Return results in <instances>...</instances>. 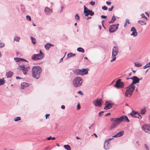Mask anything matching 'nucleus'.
Masks as SVG:
<instances>
[{"label": "nucleus", "instance_id": "f257e3e1", "mask_svg": "<svg viewBox=\"0 0 150 150\" xmlns=\"http://www.w3.org/2000/svg\"><path fill=\"white\" fill-rule=\"evenodd\" d=\"M110 120L113 122L110 127V130L115 128L122 121L127 122H129V121L128 117L125 115L122 116L119 118H111Z\"/></svg>", "mask_w": 150, "mask_h": 150}, {"label": "nucleus", "instance_id": "f03ea898", "mask_svg": "<svg viewBox=\"0 0 150 150\" xmlns=\"http://www.w3.org/2000/svg\"><path fill=\"white\" fill-rule=\"evenodd\" d=\"M32 76L36 79H38L42 71V68L38 66H34L32 70Z\"/></svg>", "mask_w": 150, "mask_h": 150}, {"label": "nucleus", "instance_id": "7ed1b4c3", "mask_svg": "<svg viewBox=\"0 0 150 150\" xmlns=\"http://www.w3.org/2000/svg\"><path fill=\"white\" fill-rule=\"evenodd\" d=\"M82 79L80 77L75 78L73 81V84L74 86L77 87L81 85L82 83Z\"/></svg>", "mask_w": 150, "mask_h": 150}, {"label": "nucleus", "instance_id": "20e7f679", "mask_svg": "<svg viewBox=\"0 0 150 150\" xmlns=\"http://www.w3.org/2000/svg\"><path fill=\"white\" fill-rule=\"evenodd\" d=\"M134 87H132L129 85L127 87V89L126 90L125 93V96L128 97H130L135 89Z\"/></svg>", "mask_w": 150, "mask_h": 150}, {"label": "nucleus", "instance_id": "39448f33", "mask_svg": "<svg viewBox=\"0 0 150 150\" xmlns=\"http://www.w3.org/2000/svg\"><path fill=\"white\" fill-rule=\"evenodd\" d=\"M44 55V54L42 52L41 50H40L39 53L37 54H33L31 57V59L34 60L40 59L43 57Z\"/></svg>", "mask_w": 150, "mask_h": 150}, {"label": "nucleus", "instance_id": "423d86ee", "mask_svg": "<svg viewBox=\"0 0 150 150\" xmlns=\"http://www.w3.org/2000/svg\"><path fill=\"white\" fill-rule=\"evenodd\" d=\"M118 49L117 47L116 46H115L113 47L112 50V59L111 60V62H112L116 60V56L117 55L118 52Z\"/></svg>", "mask_w": 150, "mask_h": 150}, {"label": "nucleus", "instance_id": "0eeeda50", "mask_svg": "<svg viewBox=\"0 0 150 150\" xmlns=\"http://www.w3.org/2000/svg\"><path fill=\"white\" fill-rule=\"evenodd\" d=\"M88 73V70L87 69H77L75 71V73L77 75H83L87 74Z\"/></svg>", "mask_w": 150, "mask_h": 150}, {"label": "nucleus", "instance_id": "6e6552de", "mask_svg": "<svg viewBox=\"0 0 150 150\" xmlns=\"http://www.w3.org/2000/svg\"><path fill=\"white\" fill-rule=\"evenodd\" d=\"M126 79L127 80L129 79H131L133 81L130 85L131 86L134 87L135 88V86H134V84L139 83L140 81L139 79L138 78L137 76H134L130 78H126Z\"/></svg>", "mask_w": 150, "mask_h": 150}, {"label": "nucleus", "instance_id": "1a4fd4ad", "mask_svg": "<svg viewBox=\"0 0 150 150\" xmlns=\"http://www.w3.org/2000/svg\"><path fill=\"white\" fill-rule=\"evenodd\" d=\"M124 83L123 82L121 81V79L118 80L115 83L114 86L116 88H123L124 87Z\"/></svg>", "mask_w": 150, "mask_h": 150}, {"label": "nucleus", "instance_id": "9d476101", "mask_svg": "<svg viewBox=\"0 0 150 150\" xmlns=\"http://www.w3.org/2000/svg\"><path fill=\"white\" fill-rule=\"evenodd\" d=\"M84 12L85 13V16H88L89 15L91 16L93 15L94 13L92 10H89L88 8L86 7L85 6H84Z\"/></svg>", "mask_w": 150, "mask_h": 150}, {"label": "nucleus", "instance_id": "9b49d317", "mask_svg": "<svg viewBox=\"0 0 150 150\" xmlns=\"http://www.w3.org/2000/svg\"><path fill=\"white\" fill-rule=\"evenodd\" d=\"M119 24L118 23L111 25L109 27V31L110 33L115 32L116 30L118 29Z\"/></svg>", "mask_w": 150, "mask_h": 150}, {"label": "nucleus", "instance_id": "f8f14e48", "mask_svg": "<svg viewBox=\"0 0 150 150\" xmlns=\"http://www.w3.org/2000/svg\"><path fill=\"white\" fill-rule=\"evenodd\" d=\"M30 67H25L24 64L21 65L19 66L18 68V69H20L22 70L23 73L24 74H26L27 72L29 71Z\"/></svg>", "mask_w": 150, "mask_h": 150}, {"label": "nucleus", "instance_id": "ddd939ff", "mask_svg": "<svg viewBox=\"0 0 150 150\" xmlns=\"http://www.w3.org/2000/svg\"><path fill=\"white\" fill-rule=\"evenodd\" d=\"M102 100L101 99H97L95 100L93 103L96 106L100 107L102 105Z\"/></svg>", "mask_w": 150, "mask_h": 150}, {"label": "nucleus", "instance_id": "4468645a", "mask_svg": "<svg viewBox=\"0 0 150 150\" xmlns=\"http://www.w3.org/2000/svg\"><path fill=\"white\" fill-rule=\"evenodd\" d=\"M142 129L145 132L150 133V125H146L142 127Z\"/></svg>", "mask_w": 150, "mask_h": 150}, {"label": "nucleus", "instance_id": "2eb2a0df", "mask_svg": "<svg viewBox=\"0 0 150 150\" xmlns=\"http://www.w3.org/2000/svg\"><path fill=\"white\" fill-rule=\"evenodd\" d=\"M113 104L111 103L109 101H107L105 103V105H106L104 107V109L108 110L111 108L112 107Z\"/></svg>", "mask_w": 150, "mask_h": 150}, {"label": "nucleus", "instance_id": "dca6fc26", "mask_svg": "<svg viewBox=\"0 0 150 150\" xmlns=\"http://www.w3.org/2000/svg\"><path fill=\"white\" fill-rule=\"evenodd\" d=\"M130 114L132 116L138 118L139 119H141L142 118V116L140 115L139 113L135 112H131Z\"/></svg>", "mask_w": 150, "mask_h": 150}, {"label": "nucleus", "instance_id": "f3484780", "mask_svg": "<svg viewBox=\"0 0 150 150\" xmlns=\"http://www.w3.org/2000/svg\"><path fill=\"white\" fill-rule=\"evenodd\" d=\"M112 139H108L105 141L104 146V147L105 149L106 150H108L109 149V141Z\"/></svg>", "mask_w": 150, "mask_h": 150}, {"label": "nucleus", "instance_id": "a211bd4d", "mask_svg": "<svg viewBox=\"0 0 150 150\" xmlns=\"http://www.w3.org/2000/svg\"><path fill=\"white\" fill-rule=\"evenodd\" d=\"M131 31L132 32V33L131 34V35L133 36L134 37H135L137 35L138 33L136 31V29L134 27H132L131 28Z\"/></svg>", "mask_w": 150, "mask_h": 150}, {"label": "nucleus", "instance_id": "6ab92c4d", "mask_svg": "<svg viewBox=\"0 0 150 150\" xmlns=\"http://www.w3.org/2000/svg\"><path fill=\"white\" fill-rule=\"evenodd\" d=\"M54 45L50 43H46L45 45V48L46 50H48L50 47L52 46H53Z\"/></svg>", "mask_w": 150, "mask_h": 150}, {"label": "nucleus", "instance_id": "aec40b11", "mask_svg": "<svg viewBox=\"0 0 150 150\" xmlns=\"http://www.w3.org/2000/svg\"><path fill=\"white\" fill-rule=\"evenodd\" d=\"M29 86V84L26 82H23L21 83V89H23Z\"/></svg>", "mask_w": 150, "mask_h": 150}, {"label": "nucleus", "instance_id": "412c9836", "mask_svg": "<svg viewBox=\"0 0 150 150\" xmlns=\"http://www.w3.org/2000/svg\"><path fill=\"white\" fill-rule=\"evenodd\" d=\"M124 134V132L123 131H122L121 132L117 133L116 134L113 136V137H120L122 136Z\"/></svg>", "mask_w": 150, "mask_h": 150}, {"label": "nucleus", "instance_id": "4be33fe9", "mask_svg": "<svg viewBox=\"0 0 150 150\" xmlns=\"http://www.w3.org/2000/svg\"><path fill=\"white\" fill-rule=\"evenodd\" d=\"M45 13L47 14H48L52 12V11L51 9H49L48 7H46L45 8Z\"/></svg>", "mask_w": 150, "mask_h": 150}, {"label": "nucleus", "instance_id": "5701e85b", "mask_svg": "<svg viewBox=\"0 0 150 150\" xmlns=\"http://www.w3.org/2000/svg\"><path fill=\"white\" fill-rule=\"evenodd\" d=\"M13 73L11 71H9L6 74V76L7 78H11L13 75Z\"/></svg>", "mask_w": 150, "mask_h": 150}, {"label": "nucleus", "instance_id": "b1692460", "mask_svg": "<svg viewBox=\"0 0 150 150\" xmlns=\"http://www.w3.org/2000/svg\"><path fill=\"white\" fill-rule=\"evenodd\" d=\"M138 23L142 25H145L146 24V22L142 20H139L138 21Z\"/></svg>", "mask_w": 150, "mask_h": 150}, {"label": "nucleus", "instance_id": "393cba45", "mask_svg": "<svg viewBox=\"0 0 150 150\" xmlns=\"http://www.w3.org/2000/svg\"><path fill=\"white\" fill-rule=\"evenodd\" d=\"M14 59H15V61L17 62H19L20 61H21L23 60L26 61V60H25L24 59H21V58H15Z\"/></svg>", "mask_w": 150, "mask_h": 150}, {"label": "nucleus", "instance_id": "a878e982", "mask_svg": "<svg viewBox=\"0 0 150 150\" xmlns=\"http://www.w3.org/2000/svg\"><path fill=\"white\" fill-rule=\"evenodd\" d=\"M116 18L115 16H113L112 18L110 21L109 22V23H113L116 20Z\"/></svg>", "mask_w": 150, "mask_h": 150}, {"label": "nucleus", "instance_id": "bb28decb", "mask_svg": "<svg viewBox=\"0 0 150 150\" xmlns=\"http://www.w3.org/2000/svg\"><path fill=\"white\" fill-rule=\"evenodd\" d=\"M5 83V80L4 78L0 79V85H3Z\"/></svg>", "mask_w": 150, "mask_h": 150}, {"label": "nucleus", "instance_id": "cd10ccee", "mask_svg": "<svg viewBox=\"0 0 150 150\" xmlns=\"http://www.w3.org/2000/svg\"><path fill=\"white\" fill-rule=\"evenodd\" d=\"M64 147L65 149L67 150H71V147L69 145H64Z\"/></svg>", "mask_w": 150, "mask_h": 150}, {"label": "nucleus", "instance_id": "c85d7f7f", "mask_svg": "<svg viewBox=\"0 0 150 150\" xmlns=\"http://www.w3.org/2000/svg\"><path fill=\"white\" fill-rule=\"evenodd\" d=\"M77 50L80 52L83 53L84 52V50L82 47H79L77 48Z\"/></svg>", "mask_w": 150, "mask_h": 150}, {"label": "nucleus", "instance_id": "c756f323", "mask_svg": "<svg viewBox=\"0 0 150 150\" xmlns=\"http://www.w3.org/2000/svg\"><path fill=\"white\" fill-rule=\"evenodd\" d=\"M30 38L31 40L32 43L33 44H35L36 43V41L35 38H34L33 37H31Z\"/></svg>", "mask_w": 150, "mask_h": 150}, {"label": "nucleus", "instance_id": "7c9ffc66", "mask_svg": "<svg viewBox=\"0 0 150 150\" xmlns=\"http://www.w3.org/2000/svg\"><path fill=\"white\" fill-rule=\"evenodd\" d=\"M76 54H74L71 53H69L68 54L67 57H68L69 58L71 57H72L74 56Z\"/></svg>", "mask_w": 150, "mask_h": 150}, {"label": "nucleus", "instance_id": "2f4dec72", "mask_svg": "<svg viewBox=\"0 0 150 150\" xmlns=\"http://www.w3.org/2000/svg\"><path fill=\"white\" fill-rule=\"evenodd\" d=\"M134 64L135 66L137 67H139L142 66V64L139 63H135Z\"/></svg>", "mask_w": 150, "mask_h": 150}, {"label": "nucleus", "instance_id": "473e14b6", "mask_svg": "<svg viewBox=\"0 0 150 150\" xmlns=\"http://www.w3.org/2000/svg\"><path fill=\"white\" fill-rule=\"evenodd\" d=\"M21 120V117H15L14 118V120L16 122V121H18L19 120Z\"/></svg>", "mask_w": 150, "mask_h": 150}, {"label": "nucleus", "instance_id": "72a5a7b5", "mask_svg": "<svg viewBox=\"0 0 150 150\" xmlns=\"http://www.w3.org/2000/svg\"><path fill=\"white\" fill-rule=\"evenodd\" d=\"M146 112V110L144 108L141 110V113L142 114H144Z\"/></svg>", "mask_w": 150, "mask_h": 150}, {"label": "nucleus", "instance_id": "f704fd0d", "mask_svg": "<svg viewBox=\"0 0 150 150\" xmlns=\"http://www.w3.org/2000/svg\"><path fill=\"white\" fill-rule=\"evenodd\" d=\"M20 39V38L18 37H16L14 38V40L16 41H18Z\"/></svg>", "mask_w": 150, "mask_h": 150}, {"label": "nucleus", "instance_id": "c9c22d12", "mask_svg": "<svg viewBox=\"0 0 150 150\" xmlns=\"http://www.w3.org/2000/svg\"><path fill=\"white\" fill-rule=\"evenodd\" d=\"M127 23H128L129 24L130 23V22H129V20L127 19L126 20V23L124 25L125 27L126 26V25Z\"/></svg>", "mask_w": 150, "mask_h": 150}, {"label": "nucleus", "instance_id": "e433bc0d", "mask_svg": "<svg viewBox=\"0 0 150 150\" xmlns=\"http://www.w3.org/2000/svg\"><path fill=\"white\" fill-rule=\"evenodd\" d=\"M150 67V63H149L148 64H147L144 67V69H145V68L146 67Z\"/></svg>", "mask_w": 150, "mask_h": 150}, {"label": "nucleus", "instance_id": "4c0bfd02", "mask_svg": "<svg viewBox=\"0 0 150 150\" xmlns=\"http://www.w3.org/2000/svg\"><path fill=\"white\" fill-rule=\"evenodd\" d=\"M141 16H142V18H144L148 20L147 18V17H146L145 16V15H144V13L142 14L141 15Z\"/></svg>", "mask_w": 150, "mask_h": 150}, {"label": "nucleus", "instance_id": "58836bf2", "mask_svg": "<svg viewBox=\"0 0 150 150\" xmlns=\"http://www.w3.org/2000/svg\"><path fill=\"white\" fill-rule=\"evenodd\" d=\"M75 18L77 20H79V15L77 14H76L75 16Z\"/></svg>", "mask_w": 150, "mask_h": 150}, {"label": "nucleus", "instance_id": "ea45409f", "mask_svg": "<svg viewBox=\"0 0 150 150\" xmlns=\"http://www.w3.org/2000/svg\"><path fill=\"white\" fill-rule=\"evenodd\" d=\"M102 8L103 9L105 10H106L108 9V8L105 6H103L102 7Z\"/></svg>", "mask_w": 150, "mask_h": 150}, {"label": "nucleus", "instance_id": "a19ab883", "mask_svg": "<svg viewBox=\"0 0 150 150\" xmlns=\"http://www.w3.org/2000/svg\"><path fill=\"white\" fill-rule=\"evenodd\" d=\"M90 4H91L92 6H94L95 4V2H93V1H91L90 2Z\"/></svg>", "mask_w": 150, "mask_h": 150}, {"label": "nucleus", "instance_id": "79ce46f5", "mask_svg": "<svg viewBox=\"0 0 150 150\" xmlns=\"http://www.w3.org/2000/svg\"><path fill=\"white\" fill-rule=\"evenodd\" d=\"M81 108L80 106L79 103H78L77 105V108L78 110L79 109Z\"/></svg>", "mask_w": 150, "mask_h": 150}, {"label": "nucleus", "instance_id": "37998d69", "mask_svg": "<svg viewBox=\"0 0 150 150\" xmlns=\"http://www.w3.org/2000/svg\"><path fill=\"white\" fill-rule=\"evenodd\" d=\"M113 8V6H112L111 8H110L108 9V11H112Z\"/></svg>", "mask_w": 150, "mask_h": 150}, {"label": "nucleus", "instance_id": "c03bdc74", "mask_svg": "<svg viewBox=\"0 0 150 150\" xmlns=\"http://www.w3.org/2000/svg\"><path fill=\"white\" fill-rule=\"evenodd\" d=\"M77 93H79L80 95H82L83 94V93H82V92L81 91H78L77 92Z\"/></svg>", "mask_w": 150, "mask_h": 150}, {"label": "nucleus", "instance_id": "a18cd8bd", "mask_svg": "<svg viewBox=\"0 0 150 150\" xmlns=\"http://www.w3.org/2000/svg\"><path fill=\"white\" fill-rule=\"evenodd\" d=\"M26 18L28 19H29V20L30 21V20H31V18H30V17L28 16V15H27L26 16Z\"/></svg>", "mask_w": 150, "mask_h": 150}, {"label": "nucleus", "instance_id": "49530a36", "mask_svg": "<svg viewBox=\"0 0 150 150\" xmlns=\"http://www.w3.org/2000/svg\"><path fill=\"white\" fill-rule=\"evenodd\" d=\"M144 146H145V147L146 149L147 150H149V148L148 147V146L146 144H145Z\"/></svg>", "mask_w": 150, "mask_h": 150}, {"label": "nucleus", "instance_id": "de8ad7c7", "mask_svg": "<svg viewBox=\"0 0 150 150\" xmlns=\"http://www.w3.org/2000/svg\"><path fill=\"white\" fill-rule=\"evenodd\" d=\"M0 47H3L4 46V43H0Z\"/></svg>", "mask_w": 150, "mask_h": 150}, {"label": "nucleus", "instance_id": "09e8293b", "mask_svg": "<svg viewBox=\"0 0 150 150\" xmlns=\"http://www.w3.org/2000/svg\"><path fill=\"white\" fill-rule=\"evenodd\" d=\"M106 3L108 5H110L111 4V2L108 1L106 2Z\"/></svg>", "mask_w": 150, "mask_h": 150}, {"label": "nucleus", "instance_id": "8fccbe9b", "mask_svg": "<svg viewBox=\"0 0 150 150\" xmlns=\"http://www.w3.org/2000/svg\"><path fill=\"white\" fill-rule=\"evenodd\" d=\"M103 112H103V111H101V112H100L99 113V116H101V115H103Z\"/></svg>", "mask_w": 150, "mask_h": 150}, {"label": "nucleus", "instance_id": "3c124183", "mask_svg": "<svg viewBox=\"0 0 150 150\" xmlns=\"http://www.w3.org/2000/svg\"><path fill=\"white\" fill-rule=\"evenodd\" d=\"M101 18H107V16L104 15H101Z\"/></svg>", "mask_w": 150, "mask_h": 150}, {"label": "nucleus", "instance_id": "603ef678", "mask_svg": "<svg viewBox=\"0 0 150 150\" xmlns=\"http://www.w3.org/2000/svg\"><path fill=\"white\" fill-rule=\"evenodd\" d=\"M50 115L49 114H47L45 115L46 119H47V117L48 116H49Z\"/></svg>", "mask_w": 150, "mask_h": 150}, {"label": "nucleus", "instance_id": "864d4df0", "mask_svg": "<svg viewBox=\"0 0 150 150\" xmlns=\"http://www.w3.org/2000/svg\"><path fill=\"white\" fill-rule=\"evenodd\" d=\"M110 112H108L107 114L105 115V116H108L110 115Z\"/></svg>", "mask_w": 150, "mask_h": 150}, {"label": "nucleus", "instance_id": "5fc2aeb1", "mask_svg": "<svg viewBox=\"0 0 150 150\" xmlns=\"http://www.w3.org/2000/svg\"><path fill=\"white\" fill-rule=\"evenodd\" d=\"M61 108L62 109H64L65 108V106L63 105H62L61 106Z\"/></svg>", "mask_w": 150, "mask_h": 150}, {"label": "nucleus", "instance_id": "6e6d98bb", "mask_svg": "<svg viewBox=\"0 0 150 150\" xmlns=\"http://www.w3.org/2000/svg\"><path fill=\"white\" fill-rule=\"evenodd\" d=\"M51 136H50L48 137L47 138V140H50V139H51Z\"/></svg>", "mask_w": 150, "mask_h": 150}, {"label": "nucleus", "instance_id": "4d7b16f0", "mask_svg": "<svg viewBox=\"0 0 150 150\" xmlns=\"http://www.w3.org/2000/svg\"><path fill=\"white\" fill-rule=\"evenodd\" d=\"M145 14L148 16V17H149V14L148 13V12H145Z\"/></svg>", "mask_w": 150, "mask_h": 150}, {"label": "nucleus", "instance_id": "13d9d810", "mask_svg": "<svg viewBox=\"0 0 150 150\" xmlns=\"http://www.w3.org/2000/svg\"><path fill=\"white\" fill-rule=\"evenodd\" d=\"M91 18V17H85V19H86V20H88V19L90 18Z\"/></svg>", "mask_w": 150, "mask_h": 150}, {"label": "nucleus", "instance_id": "bf43d9fd", "mask_svg": "<svg viewBox=\"0 0 150 150\" xmlns=\"http://www.w3.org/2000/svg\"><path fill=\"white\" fill-rule=\"evenodd\" d=\"M93 135H95V136L96 137V138H97V137H98V136H97V135L96 134H95V133H94V134H93Z\"/></svg>", "mask_w": 150, "mask_h": 150}, {"label": "nucleus", "instance_id": "052dcab7", "mask_svg": "<svg viewBox=\"0 0 150 150\" xmlns=\"http://www.w3.org/2000/svg\"><path fill=\"white\" fill-rule=\"evenodd\" d=\"M55 139V138L54 137H51V139L52 140H54Z\"/></svg>", "mask_w": 150, "mask_h": 150}, {"label": "nucleus", "instance_id": "680f3d73", "mask_svg": "<svg viewBox=\"0 0 150 150\" xmlns=\"http://www.w3.org/2000/svg\"><path fill=\"white\" fill-rule=\"evenodd\" d=\"M84 59H88V58L86 57H84Z\"/></svg>", "mask_w": 150, "mask_h": 150}, {"label": "nucleus", "instance_id": "e2e57ef3", "mask_svg": "<svg viewBox=\"0 0 150 150\" xmlns=\"http://www.w3.org/2000/svg\"><path fill=\"white\" fill-rule=\"evenodd\" d=\"M16 78L17 79H20V78L18 76H17V77H16Z\"/></svg>", "mask_w": 150, "mask_h": 150}, {"label": "nucleus", "instance_id": "0e129e2a", "mask_svg": "<svg viewBox=\"0 0 150 150\" xmlns=\"http://www.w3.org/2000/svg\"><path fill=\"white\" fill-rule=\"evenodd\" d=\"M76 138L77 139H80V138H79L78 137H76Z\"/></svg>", "mask_w": 150, "mask_h": 150}, {"label": "nucleus", "instance_id": "69168bd1", "mask_svg": "<svg viewBox=\"0 0 150 150\" xmlns=\"http://www.w3.org/2000/svg\"><path fill=\"white\" fill-rule=\"evenodd\" d=\"M132 74V73L131 72L129 74V76H130Z\"/></svg>", "mask_w": 150, "mask_h": 150}, {"label": "nucleus", "instance_id": "338daca9", "mask_svg": "<svg viewBox=\"0 0 150 150\" xmlns=\"http://www.w3.org/2000/svg\"><path fill=\"white\" fill-rule=\"evenodd\" d=\"M57 145L58 147H59V146H59V145L58 144H57Z\"/></svg>", "mask_w": 150, "mask_h": 150}, {"label": "nucleus", "instance_id": "774afa93", "mask_svg": "<svg viewBox=\"0 0 150 150\" xmlns=\"http://www.w3.org/2000/svg\"><path fill=\"white\" fill-rule=\"evenodd\" d=\"M92 126H90L89 127V129H90L91 128V127Z\"/></svg>", "mask_w": 150, "mask_h": 150}]
</instances>
